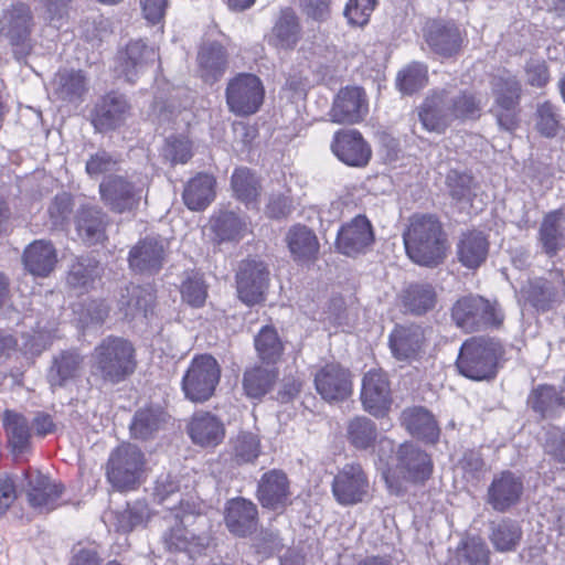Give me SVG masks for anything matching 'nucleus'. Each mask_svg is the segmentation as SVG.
<instances>
[{"label":"nucleus","instance_id":"obj_1","mask_svg":"<svg viewBox=\"0 0 565 565\" xmlns=\"http://www.w3.org/2000/svg\"><path fill=\"white\" fill-rule=\"evenodd\" d=\"M403 239L407 256L420 266L436 267L446 258L447 234L434 214H414Z\"/></svg>","mask_w":565,"mask_h":565},{"label":"nucleus","instance_id":"obj_2","mask_svg":"<svg viewBox=\"0 0 565 565\" xmlns=\"http://www.w3.org/2000/svg\"><path fill=\"white\" fill-rule=\"evenodd\" d=\"M136 367L135 348L121 337H106L90 355L92 375L104 384L115 385L126 381Z\"/></svg>","mask_w":565,"mask_h":565},{"label":"nucleus","instance_id":"obj_3","mask_svg":"<svg viewBox=\"0 0 565 565\" xmlns=\"http://www.w3.org/2000/svg\"><path fill=\"white\" fill-rule=\"evenodd\" d=\"M504 353L498 339L471 338L462 343L456 365L460 374L473 381L492 380Z\"/></svg>","mask_w":565,"mask_h":565},{"label":"nucleus","instance_id":"obj_4","mask_svg":"<svg viewBox=\"0 0 565 565\" xmlns=\"http://www.w3.org/2000/svg\"><path fill=\"white\" fill-rule=\"evenodd\" d=\"M455 324L465 332H477L488 328H499L504 315L497 302L479 296L460 297L451 308Z\"/></svg>","mask_w":565,"mask_h":565},{"label":"nucleus","instance_id":"obj_5","mask_svg":"<svg viewBox=\"0 0 565 565\" xmlns=\"http://www.w3.org/2000/svg\"><path fill=\"white\" fill-rule=\"evenodd\" d=\"M520 295L525 305L539 313H546L565 303V270L552 267L545 276L526 280Z\"/></svg>","mask_w":565,"mask_h":565},{"label":"nucleus","instance_id":"obj_6","mask_svg":"<svg viewBox=\"0 0 565 565\" xmlns=\"http://www.w3.org/2000/svg\"><path fill=\"white\" fill-rule=\"evenodd\" d=\"M221 379V366L210 354L195 355L182 377L184 396L194 403L210 399Z\"/></svg>","mask_w":565,"mask_h":565},{"label":"nucleus","instance_id":"obj_7","mask_svg":"<svg viewBox=\"0 0 565 565\" xmlns=\"http://www.w3.org/2000/svg\"><path fill=\"white\" fill-rule=\"evenodd\" d=\"M143 466L142 451L135 445L122 444L110 452L106 476L117 490H131L139 482Z\"/></svg>","mask_w":565,"mask_h":565},{"label":"nucleus","instance_id":"obj_8","mask_svg":"<svg viewBox=\"0 0 565 565\" xmlns=\"http://www.w3.org/2000/svg\"><path fill=\"white\" fill-rule=\"evenodd\" d=\"M104 205L113 213L124 214L136 211L143 198L145 189L127 175L110 174L99 184Z\"/></svg>","mask_w":565,"mask_h":565},{"label":"nucleus","instance_id":"obj_9","mask_svg":"<svg viewBox=\"0 0 565 565\" xmlns=\"http://www.w3.org/2000/svg\"><path fill=\"white\" fill-rule=\"evenodd\" d=\"M33 29V14L23 2L12 3L0 15V36L7 40L14 52L28 53Z\"/></svg>","mask_w":565,"mask_h":565},{"label":"nucleus","instance_id":"obj_10","mask_svg":"<svg viewBox=\"0 0 565 565\" xmlns=\"http://www.w3.org/2000/svg\"><path fill=\"white\" fill-rule=\"evenodd\" d=\"M264 99L260 79L253 74H239L226 87V103L232 113L238 116L255 114Z\"/></svg>","mask_w":565,"mask_h":565},{"label":"nucleus","instance_id":"obj_11","mask_svg":"<svg viewBox=\"0 0 565 565\" xmlns=\"http://www.w3.org/2000/svg\"><path fill=\"white\" fill-rule=\"evenodd\" d=\"M370 490L369 477L360 463H345L334 476L331 491L343 507L363 502Z\"/></svg>","mask_w":565,"mask_h":565},{"label":"nucleus","instance_id":"obj_12","mask_svg":"<svg viewBox=\"0 0 565 565\" xmlns=\"http://www.w3.org/2000/svg\"><path fill=\"white\" fill-rule=\"evenodd\" d=\"M523 492V477L504 470L493 476L487 489L486 502L495 512L505 513L520 503Z\"/></svg>","mask_w":565,"mask_h":565},{"label":"nucleus","instance_id":"obj_13","mask_svg":"<svg viewBox=\"0 0 565 565\" xmlns=\"http://www.w3.org/2000/svg\"><path fill=\"white\" fill-rule=\"evenodd\" d=\"M361 403L370 415L384 417L392 405V391L387 374L382 370H370L362 380Z\"/></svg>","mask_w":565,"mask_h":565},{"label":"nucleus","instance_id":"obj_14","mask_svg":"<svg viewBox=\"0 0 565 565\" xmlns=\"http://www.w3.org/2000/svg\"><path fill=\"white\" fill-rule=\"evenodd\" d=\"M131 113V106L124 94L109 92L100 97L92 111V125L102 134L122 126Z\"/></svg>","mask_w":565,"mask_h":565},{"label":"nucleus","instance_id":"obj_15","mask_svg":"<svg viewBox=\"0 0 565 565\" xmlns=\"http://www.w3.org/2000/svg\"><path fill=\"white\" fill-rule=\"evenodd\" d=\"M269 271L263 262L244 260L236 274L238 298L253 306L264 300L268 287Z\"/></svg>","mask_w":565,"mask_h":565},{"label":"nucleus","instance_id":"obj_16","mask_svg":"<svg viewBox=\"0 0 565 565\" xmlns=\"http://www.w3.org/2000/svg\"><path fill=\"white\" fill-rule=\"evenodd\" d=\"M374 243L373 226L365 215H356L343 224L337 236L338 250L349 257L364 254Z\"/></svg>","mask_w":565,"mask_h":565},{"label":"nucleus","instance_id":"obj_17","mask_svg":"<svg viewBox=\"0 0 565 565\" xmlns=\"http://www.w3.org/2000/svg\"><path fill=\"white\" fill-rule=\"evenodd\" d=\"M331 150L340 161L350 167H365L372 157L371 146L356 129L338 130L333 135Z\"/></svg>","mask_w":565,"mask_h":565},{"label":"nucleus","instance_id":"obj_18","mask_svg":"<svg viewBox=\"0 0 565 565\" xmlns=\"http://www.w3.org/2000/svg\"><path fill=\"white\" fill-rule=\"evenodd\" d=\"M315 386L324 401H344L352 394L351 372L339 363H328L316 372Z\"/></svg>","mask_w":565,"mask_h":565},{"label":"nucleus","instance_id":"obj_19","mask_svg":"<svg viewBox=\"0 0 565 565\" xmlns=\"http://www.w3.org/2000/svg\"><path fill=\"white\" fill-rule=\"evenodd\" d=\"M158 60L159 54L154 46L146 44L142 40H134L119 52L116 72L119 77L134 84L139 74Z\"/></svg>","mask_w":565,"mask_h":565},{"label":"nucleus","instance_id":"obj_20","mask_svg":"<svg viewBox=\"0 0 565 565\" xmlns=\"http://www.w3.org/2000/svg\"><path fill=\"white\" fill-rule=\"evenodd\" d=\"M418 119L425 130L436 134H445L454 124L447 88L430 90L418 107Z\"/></svg>","mask_w":565,"mask_h":565},{"label":"nucleus","instance_id":"obj_21","mask_svg":"<svg viewBox=\"0 0 565 565\" xmlns=\"http://www.w3.org/2000/svg\"><path fill=\"white\" fill-rule=\"evenodd\" d=\"M26 499L29 504L40 512H50L60 505L64 487L52 481L38 470L25 472Z\"/></svg>","mask_w":565,"mask_h":565},{"label":"nucleus","instance_id":"obj_22","mask_svg":"<svg viewBox=\"0 0 565 565\" xmlns=\"http://www.w3.org/2000/svg\"><path fill=\"white\" fill-rule=\"evenodd\" d=\"M396 461L397 470L407 481L422 483L431 476L430 456L414 443H404L398 446Z\"/></svg>","mask_w":565,"mask_h":565},{"label":"nucleus","instance_id":"obj_23","mask_svg":"<svg viewBox=\"0 0 565 565\" xmlns=\"http://www.w3.org/2000/svg\"><path fill=\"white\" fill-rule=\"evenodd\" d=\"M369 113L366 95L361 87L342 88L333 100L330 117L333 122L353 125Z\"/></svg>","mask_w":565,"mask_h":565},{"label":"nucleus","instance_id":"obj_24","mask_svg":"<svg viewBox=\"0 0 565 565\" xmlns=\"http://www.w3.org/2000/svg\"><path fill=\"white\" fill-rule=\"evenodd\" d=\"M526 405L542 419L558 418L565 411V376L558 387L552 384L534 386L527 395Z\"/></svg>","mask_w":565,"mask_h":565},{"label":"nucleus","instance_id":"obj_25","mask_svg":"<svg viewBox=\"0 0 565 565\" xmlns=\"http://www.w3.org/2000/svg\"><path fill=\"white\" fill-rule=\"evenodd\" d=\"M537 246L548 258L557 256L565 249V209L559 207L544 214L540 223Z\"/></svg>","mask_w":565,"mask_h":565},{"label":"nucleus","instance_id":"obj_26","mask_svg":"<svg viewBox=\"0 0 565 565\" xmlns=\"http://www.w3.org/2000/svg\"><path fill=\"white\" fill-rule=\"evenodd\" d=\"M109 217L98 205H82L75 214V230L78 237L88 246L103 244L107 239Z\"/></svg>","mask_w":565,"mask_h":565},{"label":"nucleus","instance_id":"obj_27","mask_svg":"<svg viewBox=\"0 0 565 565\" xmlns=\"http://www.w3.org/2000/svg\"><path fill=\"white\" fill-rule=\"evenodd\" d=\"M290 489L287 475L277 469L265 472L257 487V499L263 508L284 511L290 504Z\"/></svg>","mask_w":565,"mask_h":565},{"label":"nucleus","instance_id":"obj_28","mask_svg":"<svg viewBox=\"0 0 565 565\" xmlns=\"http://www.w3.org/2000/svg\"><path fill=\"white\" fill-rule=\"evenodd\" d=\"M166 257L164 242L157 237H146L130 249L128 262L135 271L156 274L162 268Z\"/></svg>","mask_w":565,"mask_h":565},{"label":"nucleus","instance_id":"obj_29","mask_svg":"<svg viewBox=\"0 0 565 565\" xmlns=\"http://www.w3.org/2000/svg\"><path fill=\"white\" fill-rule=\"evenodd\" d=\"M302 38L300 19L290 7L279 11L270 33L266 36L268 45L284 51L294 50Z\"/></svg>","mask_w":565,"mask_h":565},{"label":"nucleus","instance_id":"obj_30","mask_svg":"<svg viewBox=\"0 0 565 565\" xmlns=\"http://www.w3.org/2000/svg\"><path fill=\"white\" fill-rule=\"evenodd\" d=\"M424 343V330L418 324L396 326L388 337L391 352L398 361L417 359Z\"/></svg>","mask_w":565,"mask_h":565},{"label":"nucleus","instance_id":"obj_31","mask_svg":"<svg viewBox=\"0 0 565 565\" xmlns=\"http://www.w3.org/2000/svg\"><path fill=\"white\" fill-rule=\"evenodd\" d=\"M224 521L232 534L245 537L257 529V507L250 500L244 498L232 499L226 504Z\"/></svg>","mask_w":565,"mask_h":565},{"label":"nucleus","instance_id":"obj_32","mask_svg":"<svg viewBox=\"0 0 565 565\" xmlns=\"http://www.w3.org/2000/svg\"><path fill=\"white\" fill-rule=\"evenodd\" d=\"M428 46L438 55L451 57L459 53L462 46V35L458 26L450 22L433 21L425 30Z\"/></svg>","mask_w":565,"mask_h":565},{"label":"nucleus","instance_id":"obj_33","mask_svg":"<svg viewBox=\"0 0 565 565\" xmlns=\"http://www.w3.org/2000/svg\"><path fill=\"white\" fill-rule=\"evenodd\" d=\"M193 444L203 448H215L225 437L223 422L209 412L194 413L188 426Z\"/></svg>","mask_w":565,"mask_h":565},{"label":"nucleus","instance_id":"obj_34","mask_svg":"<svg viewBox=\"0 0 565 565\" xmlns=\"http://www.w3.org/2000/svg\"><path fill=\"white\" fill-rule=\"evenodd\" d=\"M22 263L31 275L47 277L56 267L57 250L52 242L35 239L24 248Z\"/></svg>","mask_w":565,"mask_h":565},{"label":"nucleus","instance_id":"obj_35","mask_svg":"<svg viewBox=\"0 0 565 565\" xmlns=\"http://www.w3.org/2000/svg\"><path fill=\"white\" fill-rule=\"evenodd\" d=\"M190 515H183L180 523L171 527L163 535V543L171 552L201 553L210 543V534L190 532L184 524L189 522Z\"/></svg>","mask_w":565,"mask_h":565},{"label":"nucleus","instance_id":"obj_36","mask_svg":"<svg viewBox=\"0 0 565 565\" xmlns=\"http://www.w3.org/2000/svg\"><path fill=\"white\" fill-rule=\"evenodd\" d=\"M401 422L412 436L427 444H436L439 439V426L433 414L424 407L417 406L404 409Z\"/></svg>","mask_w":565,"mask_h":565},{"label":"nucleus","instance_id":"obj_37","mask_svg":"<svg viewBox=\"0 0 565 565\" xmlns=\"http://www.w3.org/2000/svg\"><path fill=\"white\" fill-rule=\"evenodd\" d=\"M452 122L473 121L481 117L483 102L481 94L469 89L447 88Z\"/></svg>","mask_w":565,"mask_h":565},{"label":"nucleus","instance_id":"obj_38","mask_svg":"<svg viewBox=\"0 0 565 565\" xmlns=\"http://www.w3.org/2000/svg\"><path fill=\"white\" fill-rule=\"evenodd\" d=\"M52 89L60 100L79 103L88 92V78L81 70H60L52 81Z\"/></svg>","mask_w":565,"mask_h":565},{"label":"nucleus","instance_id":"obj_39","mask_svg":"<svg viewBox=\"0 0 565 565\" xmlns=\"http://www.w3.org/2000/svg\"><path fill=\"white\" fill-rule=\"evenodd\" d=\"M489 246L482 232L468 231L461 234L457 243V258L463 267L477 269L486 262Z\"/></svg>","mask_w":565,"mask_h":565},{"label":"nucleus","instance_id":"obj_40","mask_svg":"<svg viewBox=\"0 0 565 565\" xmlns=\"http://www.w3.org/2000/svg\"><path fill=\"white\" fill-rule=\"evenodd\" d=\"M84 363L83 355L76 350H65L55 354L47 371V381L52 387H62L78 376Z\"/></svg>","mask_w":565,"mask_h":565},{"label":"nucleus","instance_id":"obj_41","mask_svg":"<svg viewBox=\"0 0 565 565\" xmlns=\"http://www.w3.org/2000/svg\"><path fill=\"white\" fill-rule=\"evenodd\" d=\"M198 63L203 81L213 84L224 75L227 68V52L217 42L204 44L198 53Z\"/></svg>","mask_w":565,"mask_h":565},{"label":"nucleus","instance_id":"obj_42","mask_svg":"<svg viewBox=\"0 0 565 565\" xmlns=\"http://www.w3.org/2000/svg\"><path fill=\"white\" fill-rule=\"evenodd\" d=\"M3 428L8 438V445L15 457L25 454L30 449V424L23 414L6 409L3 413Z\"/></svg>","mask_w":565,"mask_h":565},{"label":"nucleus","instance_id":"obj_43","mask_svg":"<svg viewBox=\"0 0 565 565\" xmlns=\"http://www.w3.org/2000/svg\"><path fill=\"white\" fill-rule=\"evenodd\" d=\"M401 302L406 312L423 316L435 308L437 292L430 284H411L403 290Z\"/></svg>","mask_w":565,"mask_h":565},{"label":"nucleus","instance_id":"obj_44","mask_svg":"<svg viewBox=\"0 0 565 565\" xmlns=\"http://www.w3.org/2000/svg\"><path fill=\"white\" fill-rule=\"evenodd\" d=\"M286 242L292 258L296 262L305 263L316 258L319 250V242L309 227L306 225H294L286 235Z\"/></svg>","mask_w":565,"mask_h":565},{"label":"nucleus","instance_id":"obj_45","mask_svg":"<svg viewBox=\"0 0 565 565\" xmlns=\"http://www.w3.org/2000/svg\"><path fill=\"white\" fill-rule=\"evenodd\" d=\"M215 179L207 173H199L184 188V204L192 211L204 210L215 196Z\"/></svg>","mask_w":565,"mask_h":565},{"label":"nucleus","instance_id":"obj_46","mask_svg":"<svg viewBox=\"0 0 565 565\" xmlns=\"http://www.w3.org/2000/svg\"><path fill=\"white\" fill-rule=\"evenodd\" d=\"M168 415L160 405H149L138 409L129 426L135 438L148 439L160 430L167 422Z\"/></svg>","mask_w":565,"mask_h":565},{"label":"nucleus","instance_id":"obj_47","mask_svg":"<svg viewBox=\"0 0 565 565\" xmlns=\"http://www.w3.org/2000/svg\"><path fill=\"white\" fill-rule=\"evenodd\" d=\"M489 540L497 552H514L522 540V529L512 519L503 518L498 522H491Z\"/></svg>","mask_w":565,"mask_h":565},{"label":"nucleus","instance_id":"obj_48","mask_svg":"<svg viewBox=\"0 0 565 565\" xmlns=\"http://www.w3.org/2000/svg\"><path fill=\"white\" fill-rule=\"evenodd\" d=\"M154 301L156 295L151 287L132 286L127 289V297H121L120 309L126 318H147L152 313Z\"/></svg>","mask_w":565,"mask_h":565},{"label":"nucleus","instance_id":"obj_49","mask_svg":"<svg viewBox=\"0 0 565 565\" xmlns=\"http://www.w3.org/2000/svg\"><path fill=\"white\" fill-rule=\"evenodd\" d=\"M345 436L348 443L356 450H369L377 440V426L366 416H355L348 422Z\"/></svg>","mask_w":565,"mask_h":565},{"label":"nucleus","instance_id":"obj_50","mask_svg":"<svg viewBox=\"0 0 565 565\" xmlns=\"http://www.w3.org/2000/svg\"><path fill=\"white\" fill-rule=\"evenodd\" d=\"M278 373L275 370L255 365L246 369L243 374V390L247 397L260 399L274 386L277 381Z\"/></svg>","mask_w":565,"mask_h":565},{"label":"nucleus","instance_id":"obj_51","mask_svg":"<svg viewBox=\"0 0 565 565\" xmlns=\"http://www.w3.org/2000/svg\"><path fill=\"white\" fill-rule=\"evenodd\" d=\"M254 347L259 360L266 364H276L282 356L285 347L273 326H264L254 338Z\"/></svg>","mask_w":565,"mask_h":565},{"label":"nucleus","instance_id":"obj_52","mask_svg":"<svg viewBox=\"0 0 565 565\" xmlns=\"http://www.w3.org/2000/svg\"><path fill=\"white\" fill-rule=\"evenodd\" d=\"M103 267L98 260L90 256L77 257L71 265L67 284L73 288L87 289L99 279Z\"/></svg>","mask_w":565,"mask_h":565},{"label":"nucleus","instance_id":"obj_53","mask_svg":"<svg viewBox=\"0 0 565 565\" xmlns=\"http://www.w3.org/2000/svg\"><path fill=\"white\" fill-rule=\"evenodd\" d=\"M534 119L536 131L545 138H554L563 128L561 107L551 100L537 103Z\"/></svg>","mask_w":565,"mask_h":565},{"label":"nucleus","instance_id":"obj_54","mask_svg":"<svg viewBox=\"0 0 565 565\" xmlns=\"http://www.w3.org/2000/svg\"><path fill=\"white\" fill-rule=\"evenodd\" d=\"M231 186L237 200L246 206L255 204L260 195L258 178L248 168H237L232 174Z\"/></svg>","mask_w":565,"mask_h":565},{"label":"nucleus","instance_id":"obj_55","mask_svg":"<svg viewBox=\"0 0 565 565\" xmlns=\"http://www.w3.org/2000/svg\"><path fill=\"white\" fill-rule=\"evenodd\" d=\"M213 230L221 242H237L242 239L247 231V223L244 217L235 212H221L214 220Z\"/></svg>","mask_w":565,"mask_h":565},{"label":"nucleus","instance_id":"obj_56","mask_svg":"<svg viewBox=\"0 0 565 565\" xmlns=\"http://www.w3.org/2000/svg\"><path fill=\"white\" fill-rule=\"evenodd\" d=\"M450 198L457 203H470L476 195L477 182L471 173L452 169L446 175Z\"/></svg>","mask_w":565,"mask_h":565},{"label":"nucleus","instance_id":"obj_57","mask_svg":"<svg viewBox=\"0 0 565 565\" xmlns=\"http://www.w3.org/2000/svg\"><path fill=\"white\" fill-rule=\"evenodd\" d=\"M458 559L465 565H490V550L480 536H468L457 548Z\"/></svg>","mask_w":565,"mask_h":565},{"label":"nucleus","instance_id":"obj_58","mask_svg":"<svg viewBox=\"0 0 565 565\" xmlns=\"http://www.w3.org/2000/svg\"><path fill=\"white\" fill-rule=\"evenodd\" d=\"M182 300L193 308H201L207 298V285L198 271L186 273L180 286Z\"/></svg>","mask_w":565,"mask_h":565},{"label":"nucleus","instance_id":"obj_59","mask_svg":"<svg viewBox=\"0 0 565 565\" xmlns=\"http://www.w3.org/2000/svg\"><path fill=\"white\" fill-rule=\"evenodd\" d=\"M428 82V70L423 63L413 62L403 68L396 78L398 89L407 95H412L424 88Z\"/></svg>","mask_w":565,"mask_h":565},{"label":"nucleus","instance_id":"obj_60","mask_svg":"<svg viewBox=\"0 0 565 565\" xmlns=\"http://www.w3.org/2000/svg\"><path fill=\"white\" fill-rule=\"evenodd\" d=\"M493 105H520L521 84L515 76H495L491 82Z\"/></svg>","mask_w":565,"mask_h":565},{"label":"nucleus","instance_id":"obj_61","mask_svg":"<svg viewBox=\"0 0 565 565\" xmlns=\"http://www.w3.org/2000/svg\"><path fill=\"white\" fill-rule=\"evenodd\" d=\"M150 519V510L146 501L137 500L117 513V527L124 533L131 532L138 526H143Z\"/></svg>","mask_w":565,"mask_h":565},{"label":"nucleus","instance_id":"obj_62","mask_svg":"<svg viewBox=\"0 0 565 565\" xmlns=\"http://www.w3.org/2000/svg\"><path fill=\"white\" fill-rule=\"evenodd\" d=\"M153 497L158 503L166 504L167 509L171 511L175 509L177 503L182 505L179 480L169 473L159 476Z\"/></svg>","mask_w":565,"mask_h":565},{"label":"nucleus","instance_id":"obj_63","mask_svg":"<svg viewBox=\"0 0 565 565\" xmlns=\"http://www.w3.org/2000/svg\"><path fill=\"white\" fill-rule=\"evenodd\" d=\"M259 456V440L250 433L239 434L233 440V459L237 465L249 463Z\"/></svg>","mask_w":565,"mask_h":565},{"label":"nucleus","instance_id":"obj_64","mask_svg":"<svg viewBox=\"0 0 565 565\" xmlns=\"http://www.w3.org/2000/svg\"><path fill=\"white\" fill-rule=\"evenodd\" d=\"M543 450L553 462L565 465V428L550 427L544 436Z\"/></svg>","mask_w":565,"mask_h":565}]
</instances>
